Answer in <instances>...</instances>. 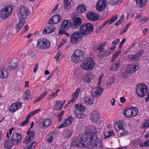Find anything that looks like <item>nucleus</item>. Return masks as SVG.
Returning a JSON list of instances; mask_svg holds the SVG:
<instances>
[{
    "label": "nucleus",
    "instance_id": "393cba45",
    "mask_svg": "<svg viewBox=\"0 0 149 149\" xmlns=\"http://www.w3.org/2000/svg\"><path fill=\"white\" fill-rule=\"evenodd\" d=\"M107 43L106 42H104L102 44L98 45L97 47L95 50H99V52L100 53L103 52L105 49V47Z\"/></svg>",
    "mask_w": 149,
    "mask_h": 149
},
{
    "label": "nucleus",
    "instance_id": "a18cd8bd",
    "mask_svg": "<svg viewBox=\"0 0 149 149\" xmlns=\"http://www.w3.org/2000/svg\"><path fill=\"white\" fill-rule=\"evenodd\" d=\"M35 132L34 131L32 130L31 131H30L29 129L27 132L26 135L29 136H30L31 138H32V139H33L34 137L35 136Z\"/></svg>",
    "mask_w": 149,
    "mask_h": 149
},
{
    "label": "nucleus",
    "instance_id": "e433bc0d",
    "mask_svg": "<svg viewBox=\"0 0 149 149\" xmlns=\"http://www.w3.org/2000/svg\"><path fill=\"white\" fill-rule=\"evenodd\" d=\"M141 141L140 139L137 140H134L131 141L130 145L134 148L136 147V146L139 145V142Z\"/></svg>",
    "mask_w": 149,
    "mask_h": 149
},
{
    "label": "nucleus",
    "instance_id": "bf43d9fd",
    "mask_svg": "<svg viewBox=\"0 0 149 149\" xmlns=\"http://www.w3.org/2000/svg\"><path fill=\"white\" fill-rule=\"evenodd\" d=\"M120 42V39L119 38H117L113 40L112 42V45H117Z\"/></svg>",
    "mask_w": 149,
    "mask_h": 149
},
{
    "label": "nucleus",
    "instance_id": "7ed1b4c3",
    "mask_svg": "<svg viewBox=\"0 0 149 149\" xmlns=\"http://www.w3.org/2000/svg\"><path fill=\"white\" fill-rule=\"evenodd\" d=\"M94 26L92 24L86 23L81 25L79 28V31L83 35L89 34L93 32Z\"/></svg>",
    "mask_w": 149,
    "mask_h": 149
},
{
    "label": "nucleus",
    "instance_id": "1a4fd4ad",
    "mask_svg": "<svg viewBox=\"0 0 149 149\" xmlns=\"http://www.w3.org/2000/svg\"><path fill=\"white\" fill-rule=\"evenodd\" d=\"M83 36L79 31L74 32L70 36V41L72 44H76L77 43L79 40L82 38Z\"/></svg>",
    "mask_w": 149,
    "mask_h": 149
},
{
    "label": "nucleus",
    "instance_id": "bb28decb",
    "mask_svg": "<svg viewBox=\"0 0 149 149\" xmlns=\"http://www.w3.org/2000/svg\"><path fill=\"white\" fill-rule=\"evenodd\" d=\"M131 111V107L127 109H125L123 111V114L125 117L130 118Z\"/></svg>",
    "mask_w": 149,
    "mask_h": 149
},
{
    "label": "nucleus",
    "instance_id": "b1692460",
    "mask_svg": "<svg viewBox=\"0 0 149 149\" xmlns=\"http://www.w3.org/2000/svg\"><path fill=\"white\" fill-rule=\"evenodd\" d=\"M131 108L130 118L134 117L137 116L139 113L138 110L137 108L136 107H131Z\"/></svg>",
    "mask_w": 149,
    "mask_h": 149
},
{
    "label": "nucleus",
    "instance_id": "a878e982",
    "mask_svg": "<svg viewBox=\"0 0 149 149\" xmlns=\"http://www.w3.org/2000/svg\"><path fill=\"white\" fill-rule=\"evenodd\" d=\"M13 8V6H12L11 5H8L5 7H4L2 9L1 11L4 12H6V13H8V12L9 9H10L9 13L10 14H11L12 13Z\"/></svg>",
    "mask_w": 149,
    "mask_h": 149
},
{
    "label": "nucleus",
    "instance_id": "680f3d73",
    "mask_svg": "<svg viewBox=\"0 0 149 149\" xmlns=\"http://www.w3.org/2000/svg\"><path fill=\"white\" fill-rule=\"evenodd\" d=\"M119 1L120 0H112L111 1V3L112 5H115L118 3Z\"/></svg>",
    "mask_w": 149,
    "mask_h": 149
},
{
    "label": "nucleus",
    "instance_id": "69168bd1",
    "mask_svg": "<svg viewBox=\"0 0 149 149\" xmlns=\"http://www.w3.org/2000/svg\"><path fill=\"white\" fill-rule=\"evenodd\" d=\"M53 138L54 136L52 135L47 139V141L49 143H51L52 141Z\"/></svg>",
    "mask_w": 149,
    "mask_h": 149
},
{
    "label": "nucleus",
    "instance_id": "f257e3e1",
    "mask_svg": "<svg viewBox=\"0 0 149 149\" xmlns=\"http://www.w3.org/2000/svg\"><path fill=\"white\" fill-rule=\"evenodd\" d=\"M98 128L93 125H90L85 129V133L79 135L72 141L71 145L84 148L88 145L95 147L98 149L102 148L103 143L101 139Z\"/></svg>",
    "mask_w": 149,
    "mask_h": 149
},
{
    "label": "nucleus",
    "instance_id": "864d4df0",
    "mask_svg": "<svg viewBox=\"0 0 149 149\" xmlns=\"http://www.w3.org/2000/svg\"><path fill=\"white\" fill-rule=\"evenodd\" d=\"M97 56L99 58H105L107 56L105 54V52H103V54H102V53H100L98 54H97Z\"/></svg>",
    "mask_w": 149,
    "mask_h": 149
},
{
    "label": "nucleus",
    "instance_id": "4c0bfd02",
    "mask_svg": "<svg viewBox=\"0 0 149 149\" xmlns=\"http://www.w3.org/2000/svg\"><path fill=\"white\" fill-rule=\"evenodd\" d=\"M93 100L90 97L86 96L84 98V102L87 104L90 105H91L93 104Z\"/></svg>",
    "mask_w": 149,
    "mask_h": 149
},
{
    "label": "nucleus",
    "instance_id": "e2e57ef3",
    "mask_svg": "<svg viewBox=\"0 0 149 149\" xmlns=\"http://www.w3.org/2000/svg\"><path fill=\"white\" fill-rule=\"evenodd\" d=\"M107 132L108 133L109 135L110 136V137L113 135L114 134L113 131L110 130L109 131H107Z\"/></svg>",
    "mask_w": 149,
    "mask_h": 149
},
{
    "label": "nucleus",
    "instance_id": "49530a36",
    "mask_svg": "<svg viewBox=\"0 0 149 149\" xmlns=\"http://www.w3.org/2000/svg\"><path fill=\"white\" fill-rule=\"evenodd\" d=\"M33 139H32V138H31L30 136H29L27 135L25 138L24 141V143L25 144H27L30 142Z\"/></svg>",
    "mask_w": 149,
    "mask_h": 149
},
{
    "label": "nucleus",
    "instance_id": "58836bf2",
    "mask_svg": "<svg viewBox=\"0 0 149 149\" xmlns=\"http://www.w3.org/2000/svg\"><path fill=\"white\" fill-rule=\"evenodd\" d=\"M121 52V50H119L113 54L111 59V62L115 61L116 59L118 56Z\"/></svg>",
    "mask_w": 149,
    "mask_h": 149
},
{
    "label": "nucleus",
    "instance_id": "473e14b6",
    "mask_svg": "<svg viewBox=\"0 0 149 149\" xmlns=\"http://www.w3.org/2000/svg\"><path fill=\"white\" fill-rule=\"evenodd\" d=\"M5 147L7 148H9L15 144L11 141L10 138L8 141H6L4 143Z\"/></svg>",
    "mask_w": 149,
    "mask_h": 149
},
{
    "label": "nucleus",
    "instance_id": "72a5a7b5",
    "mask_svg": "<svg viewBox=\"0 0 149 149\" xmlns=\"http://www.w3.org/2000/svg\"><path fill=\"white\" fill-rule=\"evenodd\" d=\"M128 58L131 61H138L139 60V58L136 54H130L128 56Z\"/></svg>",
    "mask_w": 149,
    "mask_h": 149
},
{
    "label": "nucleus",
    "instance_id": "4468645a",
    "mask_svg": "<svg viewBox=\"0 0 149 149\" xmlns=\"http://www.w3.org/2000/svg\"><path fill=\"white\" fill-rule=\"evenodd\" d=\"M52 120L49 118H45L42 120L40 126L42 129H44L49 126L52 124Z\"/></svg>",
    "mask_w": 149,
    "mask_h": 149
},
{
    "label": "nucleus",
    "instance_id": "09e8293b",
    "mask_svg": "<svg viewBox=\"0 0 149 149\" xmlns=\"http://www.w3.org/2000/svg\"><path fill=\"white\" fill-rule=\"evenodd\" d=\"M118 15H116L115 16H113L112 18L109 20V25L110 24L113 22L115 21L118 19Z\"/></svg>",
    "mask_w": 149,
    "mask_h": 149
},
{
    "label": "nucleus",
    "instance_id": "4d7b16f0",
    "mask_svg": "<svg viewBox=\"0 0 149 149\" xmlns=\"http://www.w3.org/2000/svg\"><path fill=\"white\" fill-rule=\"evenodd\" d=\"M37 143L36 141H33L31 143L30 145L29 146L31 149H32L34 148L37 145Z\"/></svg>",
    "mask_w": 149,
    "mask_h": 149
},
{
    "label": "nucleus",
    "instance_id": "5701e85b",
    "mask_svg": "<svg viewBox=\"0 0 149 149\" xmlns=\"http://www.w3.org/2000/svg\"><path fill=\"white\" fill-rule=\"evenodd\" d=\"M93 77V75L91 72H88L85 75L84 81L86 83L90 82Z\"/></svg>",
    "mask_w": 149,
    "mask_h": 149
},
{
    "label": "nucleus",
    "instance_id": "20e7f679",
    "mask_svg": "<svg viewBox=\"0 0 149 149\" xmlns=\"http://www.w3.org/2000/svg\"><path fill=\"white\" fill-rule=\"evenodd\" d=\"M84 57V52L79 49L75 50L71 57L72 61L75 63L80 62L83 60Z\"/></svg>",
    "mask_w": 149,
    "mask_h": 149
},
{
    "label": "nucleus",
    "instance_id": "a211bd4d",
    "mask_svg": "<svg viewBox=\"0 0 149 149\" xmlns=\"http://www.w3.org/2000/svg\"><path fill=\"white\" fill-rule=\"evenodd\" d=\"M80 91V88H77L75 92L73 93L72 95V99L70 100L68 102L67 104L66 105L64 106V108H65V107L67 106L70 103H74V101L76 100L78 97L79 93Z\"/></svg>",
    "mask_w": 149,
    "mask_h": 149
},
{
    "label": "nucleus",
    "instance_id": "9b49d317",
    "mask_svg": "<svg viewBox=\"0 0 149 149\" xmlns=\"http://www.w3.org/2000/svg\"><path fill=\"white\" fill-rule=\"evenodd\" d=\"M107 6L106 0H99L96 5V8L97 10L102 12L104 11Z\"/></svg>",
    "mask_w": 149,
    "mask_h": 149
},
{
    "label": "nucleus",
    "instance_id": "052dcab7",
    "mask_svg": "<svg viewBox=\"0 0 149 149\" xmlns=\"http://www.w3.org/2000/svg\"><path fill=\"white\" fill-rule=\"evenodd\" d=\"M128 68L129 69V70H128L129 72L130 73H133L134 72H132L133 71V70H134L133 68V65L131 66L130 65L129 67Z\"/></svg>",
    "mask_w": 149,
    "mask_h": 149
},
{
    "label": "nucleus",
    "instance_id": "8fccbe9b",
    "mask_svg": "<svg viewBox=\"0 0 149 149\" xmlns=\"http://www.w3.org/2000/svg\"><path fill=\"white\" fill-rule=\"evenodd\" d=\"M47 30L49 31V33H51L53 32L55 30V27L53 25L49 26L47 28Z\"/></svg>",
    "mask_w": 149,
    "mask_h": 149
},
{
    "label": "nucleus",
    "instance_id": "2f4dec72",
    "mask_svg": "<svg viewBox=\"0 0 149 149\" xmlns=\"http://www.w3.org/2000/svg\"><path fill=\"white\" fill-rule=\"evenodd\" d=\"M47 92L48 91H45L43 92L39 96L38 98L35 99L34 100L33 103H36L42 99L44 96L47 94Z\"/></svg>",
    "mask_w": 149,
    "mask_h": 149
},
{
    "label": "nucleus",
    "instance_id": "39448f33",
    "mask_svg": "<svg viewBox=\"0 0 149 149\" xmlns=\"http://www.w3.org/2000/svg\"><path fill=\"white\" fill-rule=\"evenodd\" d=\"M95 66V62L91 57L87 58L80 65L81 68L84 70H91L93 69Z\"/></svg>",
    "mask_w": 149,
    "mask_h": 149
},
{
    "label": "nucleus",
    "instance_id": "774afa93",
    "mask_svg": "<svg viewBox=\"0 0 149 149\" xmlns=\"http://www.w3.org/2000/svg\"><path fill=\"white\" fill-rule=\"evenodd\" d=\"M144 147H148L149 146V140H147L143 143Z\"/></svg>",
    "mask_w": 149,
    "mask_h": 149
},
{
    "label": "nucleus",
    "instance_id": "37998d69",
    "mask_svg": "<svg viewBox=\"0 0 149 149\" xmlns=\"http://www.w3.org/2000/svg\"><path fill=\"white\" fill-rule=\"evenodd\" d=\"M9 13H6L4 12L1 11L0 17L1 18L3 19H6L9 15Z\"/></svg>",
    "mask_w": 149,
    "mask_h": 149
},
{
    "label": "nucleus",
    "instance_id": "79ce46f5",
    "mask_svg": "<svg viewBox=\"0 0 149 149\" xmlns=\"http://www.w3.org/2000/svg\"><path fill=\"white\" fill-rule=\"evenodd\" d=\"M17 63L16 62H11L9 66V68L11 70H14L17 67Z\"/></svg>",
    "mask_w": 149,
    "mask_h": 149
},
{
    "label": "nucleus",
    "instance_id": "6e6d98bb",
    "mask_svg": "<svg viewBox=\"0 0 149 149\" xmlns=\"http://www.w3.org/2000/svg\"><path fill=\"white\" fill-rule=\"evenodd\" d=\"M29 28V27L28 26V25H26L24 27V28L23 30L22 31V32L20 33V34L22 35L25 32L27 31Z\"/></svg>",
    "mask_w": 149,
    "mask_h": 149
},
{
    "label": "nucleus",
    "instance_id": "9d476101",
    "mask_svg": "<svg viewBox=\"0 0 149 149\" xmlns=\"http://www.w3.org/2000/svg\"><path fill=\"white\" fill-rule=\"evenodd\" d=\"M101 118V116L98 111L94 110L91 114L90 119L93 123H97L100 122Z\"/></svg>",
    "mask_w": 149,
    "mask_h": 149
},
{
    "label": "nucleus",
    "instance_id": "f03ea898",
    "mask_svg": "<svg viewBox=\"0 0 149 149\" xmlns=\"http://www.w3.org/2000/svg\"><path fill=\"white\" fill-rule=\"evenodd\" d=\"M136 93L140 98L145 96L148 91V88L146 84L144 83L138 84L136 87Z\"/></svg>",
    "mask_w": 149,
    "mask_h": 149
},
{
    "label": "nucleus",
    "instance_id": "a19ab883",
    "mask_svg": "<svg viewBox=\"0 0 149 149\" xmlns=\"http://www.w3.org/2000/svg\"><path fill=\"white\" fill-rule=\"evenodd\" d=\"M74 113L76 117L78 118L82 119L85 117V115L83 114V113H81V112L76 111H74Z\"/></svg>",
    "mask_w": 149,
    "mask_h": 149
},
{
    "label": "nucleus",
    "instance_id": "de8ad7c7",
    "mask_svg": "<svg viewBox=\"0 0 149 149\" xmlns=\"http://www.w3.org/2000/svg\"><path fill=\"white\" fill-rule=\"evenodd\" d=\"M33 139H32V138H31L30 136H29L27 135L25 138L24 141V143L25 144H27L30 142Z\"/></svg>",
    "mask_w": 149,
    "mask_h": 149
},
{
    "label": "nucleus",
    "instance_id": "2eb2a0df",
    "mask_svg": "<svg viewBox=\"0 0 149 149\" xmlns=\"http://www.w3.org/2000/svg\"><path fill=\"white\" fill-rule=\"evenodd\" d=\"M73 120V118L72 116H68L65 120L64 122H62V124L58 127V128H61L70 125L72 123Z\"/></svg>",
    "mask_w": 149,
    "mask_h": 149
},
{
    "label": "nucleus",
    "instance_id": "f3484780",
    "mask_svg": "<svg viewBox=\"0 0 149 149\" xmlns=\"http://www.w3.org/2000/svg\"><path fill=\"white\" fill-rule=\"evenodd\" d=\"M62 18L59 15H56L53 16L48 21L50 24H55L61 21Z\"/></svg>",
    "mask_w": 149,
    "mask_h": 149
},
{
    "label": "nucleus",
    "instance_id": "ea45409f",
    "mask_svg": "<svg viewBox=\"0 0 149 149\" xmlns=\"http://www.w3.org/2000/svg\"><path fill=\"white\" fill-rule=\"evenodd\" d=\"M119 132V135H118L120 136H124L127 134L128 132V131L125 128H123L122 130L118 131Z\"/></svg>",
    "mask_w": 149,
    "mask_h": 149
},
{
    "label": "nucleus",
    "instance_id": "603ef678",
    "mask_svg": "<svg viewBox=\"0 0 149 149\" xmlns=\"http://www.w3.org/2000/svg\"><path fill=\"white\" fill-rule=\"evenodd\" d=\"M59 89H57L55 92H53L49 95V96L52 98H55L57 95L59 91Z\"/></svg>",
    "mask_w": 149,
    "mask_h": 149
},
{
    "label": "nucleus",
    "instance_id": "412c9836",
    "mask_svg": "<svg viewBox=\"0 0 149 149\" xmlns=\"http://www.w3.org/2000/svg\"><path fill=\"white\" fill-rule=\"evenodd\" d=\"M8 74L7 69L4 68H0V78L3 79L6 78Z\"/></svg>",
    "mask_w": 149,
    "mask_h": 149
},
{
    "label": "nucleus",
    "instance_id": "dca6fc26",
    "mask_svg": "<svg viewBox=\"0 0 149 149\" xmlns=\"http://www.w3.org/2000/svg\"><path fill=\"white\" fill-rule=\"evenodd\" d=\"M22 106V103L20 102H17L13 104L10 107L9 110L11 113H13L18 109H20Z\"/></svg>",
    "mask_w": 149,
    "mask_h": 149
},
{
    "label": "nucleus",
    "instance_id": "ddd939ff",
    "mask_svg": "<svg viewBox=\"0 0 149 149\" xmlns=\"http://www.w3.org/2000/svg\"><path fill=\"white\" fill-rule=\"evenodd\" d=\"M22 136L20 134L14 132L13 133L10 139L15 145H17L21 140Z\"/></svg>",
    "mask_w": 149,
    "mask_h": 149
},
{
    "label": "nucleus",
    "instance_id": "f8f14e48",
    "mask_svg": "<svg viewBox=\"0 0 149 149\" xmlns=\"http://www.w3.org/2000/svg\"><path fill=\"white\" fill-rule=\"evenodd\" d=\"M103 89L102 87H98L92 88L91 91V95L94 97L100 96L102 93Z\"/></svg>",
    "mask_w": 149,
    "mask_h": 149
},
{
    "label": "nucleus",
    "instance_id": "0e129e2a",
    "mask_svg": "<svg viewBox=\"0 0 149 149\" xmlns=\"http://www.w3.org/2000/svg\"><path fill=\"white\" fill-rule=\"evenodd\" d=\"M61 54L62 53L61 52H57L56 56V60H58L60 59V57L61 56Z\"/></svg>",
    "mask_w": 149,
    "mask_h": 149
},
{
    "label": "nucleus",
    "instance_id": "423d86ee",
    "mask_svg": "<svg viewBox=\"0 0 149 149\" xmlns=\"http://www.w3.org/2000/svg\"><path fill=\"white\" fill-rule=\"evenodd\" d=\"M37 47L39 49H47L51 46L50 42L46 38H42L37 40Z\"/></svg>",
    "mask_w": 149,
    "mask_h": 149
},
{
    "label": "nucleus",
    "instance_id": "c756f323",
    "mask_svg": "<svg viewBox=\"0 0 149 149\" xmlns=\"http://www.w3.org/2000/svg\"><path fill=\"white\" fill-rule=\"evenodd\" d=\"M31 91L29 90H26L24 93L23 98L25 100L28 101L30 98H32V96L30 95Z\"/></svg>",
    "mask_w": 149,
    "mask_h": 149
},
{
    "label": "nucleus",
    "instance_id": "13d9d810",
    "mask_svg": "<svg viewBox=\"0 0 149 149\" xmlns=\"http://www.w3.org/2000/svg\"><path fill=\"white\" fill-rule=\"evenodd\" d=\"M144 51L143 49H142L140 51L138 52L136 54V55L140 58V57L142 56L144 54Z\"/></svg>",
    "mask_w": 149,
    "mask_h": 149
},
{
    "label": "nucleus",
    "instance_id": "5fc2aeb1",
    "mask_svg": "<svg viewBox=\"0 0 149 149\" xmlns=\"http://www.w3.org/2000/svg\"><path fill=\"white\" fill-rule=\"evenodd\" d=\"M14 130V127L11 128L8 131V132H7L6 134V136L7 138H9L10 137V136L11 135L12 133V131Z\"/></svg>",
    "mask_w": 149,
    "mask_h": 149
},
{
    "label": "nucleus",
    "instance_id": "c85d7f7f",
    "mask_svg": "<svg viewBox=\"0 0 149 149\" xmlns=\"http://www.w3.org/2000/svg\"><path fill=\"white\" fill-rule=\"evenodd\" d=\"M86 7L84 5H81L78 6L76 10L77 12L79 13L85 12L86 10Z\"/></svg>",
    "mask_w": 149,
    "mask_h": 149
},
{
    "label": "nucleus",
    "instance_id": "c9c22d12",
    "mask_svg": "<svg viewBox=\"0 0 149 149\" xmlns=\"http://www.w3.org/2000/svg\"><path fill=\"white\" fill-rule=\"evenodd\" d=\"M76 108H77L76 111L78 112L83 113L86 109V108L84 106H82L81 104H77L76 105Z\"/></svg>",
    "mask_w": 149,
    "mask_h": 149
},
{
    "label": "nucleus",
    "instance_id": "f704fd0d",
    "mask_svg": "<svg viewBox=\"0 0 149 149\" xmlns=\"http://www.w3.org/2000/svg\"><path fill=\"white\" fill-rule=\"evenodd\" d=\"M121 66V63L120 61L114 64L111 69V71H116Z\"/></svg>",
    "mask_w": 149,
    "mask_h": 149
},
{
    "label": "nucleus",
    "instance_id": "c03bdc74",
    "mask_svg": "<svg viewBox=\"0 0 149 149\" xmlns=\"http://www.w3.org/2000/svg\"><path fill=\"white\" fill-rule=\"evenodd\" d=\"M72 132L69 130H67L63 133V135L64 137L66 138H70L71 136Z\"/></svg>",
    "mask_w": 149,
    "mask_h": 149
},
{
    "label": "nucleus",
    "instance_id": "0eeeda50",
    "mask_svg": "<svg viewBox=\"0 0 149 149\" xmlns=\"http://www.w3.org/2000/svg\"><path fill=\"white\" fill-rule=\"evenodd\" d=\"M69 23H71V21L69 20L65 19L63 21L59 26L58 32V34L63 35L64 32L67 31L69 29Z\"/></svg>",
    "mask_w": 149,
    "mask_h": 149
},
{
    "label": "nucleus",
    "instance_id": "7c9ffc66",
    "mask_svg": "<svg viewBox=\"0 0 149 149\" xmlns=\"http://www.w3.org/2000/svg\"><path fill=\"white\" fill-rule=\"evenodd\" d=\"M25 23V20H22L19 19V23L16 25L15 27V30L17 32L23 26L24 24Z\"/></svg>",
    "mask_w": 149,
    "mask_h": 149
},
{
    "label": "nucleus",
    "instance_id": "338daca9",
    "mask_svg": "<svg viewBox=\"0 0 149 149\" xmlns=\"http://www.w3.org/2000/svg\"><path fill=\"white\" fill-rule=\"evenodd\" d=\"M105 54L106 55V56L109 55L111 53V50L109 49H107V50H106L105 51Z\"/></svg>",
    "mask_w": 149,
    "mask_h": 149
},
{
    "label": "nucleus",
    "instance_id": "4be33fe9",
    "mask_svg": "<svg viewBox=\"0 0 149 149\" xmlns=\"http://www.w3.org/2000/svg\"><path fill=\"white\" fill-rule=\"evenodd\" d=\"M123 121L122 120L117 121L115 124L114 127L116 131L122 130L124 128Z\"/></svg>",
    "mask_w": 149,
    "mask_h": 149
},
{
    "label": "nucleus",
    "instance_id": "3c124183",
    "mask_svg": "<svg viewBox=\"0 0 149 149\" xmlns=\"http://www.w3.org/2000/svg\"><path fill=\"white\" fill-rule=\"evenodd\" d=\"M149 127V120L148 119L146 120L143 123L142 127L143 128Z\"/></svg>",
    "mask_w": 149,
    "mask_h": 149
},
{
    "label": "nucleus",
    "instance_id": "6e6552de",
    "mask_svg": "<svg viewBox=\"0 0 149 149\" xmlns=\"http://www.w3.org/2000/svg\"><path fill=\"white\" fill-rule=\"evenodd\" d=\"M29 15V11L28 8L25 7H22L19 9L17 15L22 20H25Z\"/></svg>",
    "mask_w": 149,
    "mask_h": 149
},
{
    "label": "nucleus",
    "instance_id": "6ab92c4d",
    "mask_svg": "<svg viewBox=\"0 0 149 149\" xmlns=\"http://www.w3.org/2000/svg\"><path fill=\"white\" fill-rule=\"evenodd\" d=\"M86 16L88 19L93 21H96L99 17L98 14L92 12H88Z\"/></svg>",
    "mask_w": 149,
    "mask_h": 149
},
{
    "label": "nucleus",
    "instance_id": "aec40b11",
    "mask_svg": "<svg viewBox=\"0 0 149 149\" xmlns=\"http://www.w3.org/2000/svg\"><path fill=\"white\" fill-rule=\"evenodd\" d=\"M81 24V19L78 17H77L74 19L72 22L71 27L74 29L77 28Z\"/></svg>",
    "mask_w": 149,
    "mask_h": 149
},
{
    "label": "nucleus",
    "instance_id": "cd10ccee",
    "mask_svg": "<svg viewBox=\"0 0 149 149\" xmlns=\"http://www.w3.org/2000/svg\"><path fill=\"white\" fill-rule=\"evenodd\" d=\"M137 6L139 8H142L144 6L146 3L147 0H135Z\"/></svg>",
    "mask_w": 149,
    "mask_h": 149
}]
</instances>
